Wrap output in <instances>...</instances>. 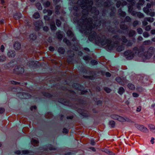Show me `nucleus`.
Returning a JSON list of instances; mask_svg holds the SVG:
<instances>
[{"instance_id": "e2e57ef3", "label": "nucleus", "mask_w": 155, "mask_h": 155, "mask_svg": "<svg viewBox=\"0 0 155 155\" xmlns=\"http://www.w3.org/2000/svg\"><path fill=\"white\" fill-rule=\"evenodd\" d=\"M141 106H139L137 107L136 111L137 112H140L141 111Z\"/></svg>"}, {"instance_id": "e433bc0d", "label": "nucleus", "mask_w": 155, "mask_h": 155, "mask_svg": "<svg viewBox=\"0 0 155 155\" xmlns=\"http://www.w3.org/2000/svg\"><path fill=\"white\" fill-rule=\"evenodd\" d=\"M61 6L60 5H57L55 7V12L57 14L59 13V9H60Z\"/></svg>"}, {"instance_id": "de8ad7c7", "label": "nucleus", "mask_w": 155, "mask_h": 155, "mask_svg": "<svg viewBox=\"0 0 155 155\" xmlns=\"http://www.w3.org/2000/svg\"><path fill=\"white\" fill-rule=\"evenodd\" d=\"M151 6V4L149 3H148L147 5V6L146 7H144L143 8H147V9H148L150 8Z\"/></svg>"}, {"instance_id": "b1692460", "label": "nucleus", "mask_w": 155, "mask_h": 155, "mask_svg": "<svg viewBox=\"0 0 155 155\" xmlns=\"http://www.w3.org/2000/svg\"><path fill=\"white\" fill-rule=\"evenodd\" d=\"M124 92V89L122 87H120L118 91V92L120 95H122Z\"/></svg>"}, {"instance_id": "393cba45", "label": "nucleus", "mask_w": 155, "mask_h": 155, "mask_svg": "<svg viewBox=\"0 0 155 155\" xmlns=\"http://www.w3.org/2000/svg\"><path fill=\"white\" fill-rule=\"evenodd\" d=\"M12 63V62H11L5 64L4 66V68H10L13 65Z\"/></svg>"}, {"instance_id": "4468645a", "label": "nucleus", "mask_w": 155, "mask_h": 155, "mask_svg": "<svg viewBox=\"0 0 155 155\" xmlns=\"http://www.w3.org/2000/svg\"><path fill=\"white\" fill-rule=\"evenodd\" d=\"M14 47L15 49L18 50L21 47L20 44L18 42H15L14 45Z\"/></svg>"}, {"instance_id": "ddd939ff", "label": "nucleus", "mask_w": 155, "mask_h": 155, "mask_svg": "<svg viewBox=\"0 0 155 155\" xmlns=\"http://www.w3.org/2000/svg\"><path fill=\"white\" fill-rule=\"evenodd\" d=\"M15 55V52L14 51H9L7 53V55L9 58H13Z\"/></svg>"}, {"instance_id": "5fc2aeb1", "label": "nucleus", "mask_w": 155, "mask_h": 155, "mask_svg": "<svg viewBox=\"0 0 155 155\" xmlns=\"http://www.w3.org/2000/svg\"><path fill=\"white\" fill-rule=\"evenodd\" d=\"M90 58L88 56H86L83 57V59L86 61L90 59Z\"/></svg>"}, {"instance_id": "09e8293b", "label": "nucleus", "mask_w": 155, "mask_h": 155, "mask_svg": "<svg viewBox=\"0 0 155 155\" xmlns=\"http://www.w3.org/2000/svg\"><path fill=\"white\" fill-rule=\"evenodd\" d=\"M139 24V21H137V20H136V21H134L133 23V26L135 27H136V26H137Z\"/></svg>"}, {"instance_id": "4d7b16f0", "label": "nucleus", "mask_w": 155, "mask_h": 155, "mask_svg": "<svg viewBox=\"0 0 155 155\" xmlns=\"http://www.w3.org/2000/svg\"><path fill=\"white\" fill-rule=\"evenodd\" d=\"M5 49V48L3 45H2L1 46V47L0 48V50L2 52H4V50Z\"/></svg>"}, {"instance_id": "423d86ee", "label": "nucleus", "mask_w": 155, "mask_h": 155, "mask_svg": "<svg viewBox=\"0 0 155 155\" xmlns=\"http://www.w3.org/2000/svg\"><path fill=\"white\" fill-rule=\"evenodd\" d=\"M35 29L37 31H38L43 25V23L42 21L40 20L34 23Z\"/></svg>"}, {"instance_id": "0e129e2a", "label": "nucleus", "mask_w": 155, "mask_h": 155, "mask_svg": "<svg viewBox=\"0 0 155 155\" xmlns=\"http://www.w3.org/2000/svg\"><path fill=\"white\" fill-rule=\"evenodd\" d=\"M44 18L45 20L48 21L49 20L50 18L47 15H45L44 16Z\"/></svg>"}, {"instance_id": "a19ab883", "label": "nucleus", "mask_w": 155, "mask_h": 155, "mask_svg": "<svg viewBox=\"0 0 155 155\" xmlns=\"http://www.w3.org/2000/svg\"><path fill=\"white\" fill-rule=\"evenodd\" d=\"M120 28L122 30H125L128 28V27L127 25L122 24L120 25Z\"/></svg>"}, {"instance_id": "1a4fd4ad", "label": "nucleus", "mask_w": 155, "mask_h": 155, "mask_svg": "<svg viewBox=\"0 0 155 155\" xmlns=\"http://www.w3.org/2000/svg\"><path fill=\"white\" fill-rule=\"evenodd\" d=\"M15 72L18 74H21L24 72V68L20 66H17L15 67L14 69Z\"/></svg>"}, {"instance_id": "2f4dec72", "label": "nucleus", "mask_w": 155, "mask_h": 155, "mask_svg": "<svg viewBox=\"0 0 155 155\" xmlns=\"http://www.w3.org/2000/svg\"><path fill=\"white\" fill-rule=\"evenodd\" d=\"M115 123V122L113 120H110L109 122V124L112 128L114 127Z\"/></svg>"}, {"instance_id": "c85d7f7f", "label": "nucleus", "mask_w": 155, "mask_h": 155, "mask_svg": "<svg viewBox=\"0 0 155 155\" xmlns=\"http://www.w3.org/2000/svg\"><path fill=\"white\" fill-rule=\"evenodd\" d=\"M29 38L30 40H35L36 38V36L35 35L33 34H31L29 36Z\"/></svg>"}, {"instance_id": "473e14b6", "label": "nucleus", "mask_w": 155, "mask_h": 155, "mask_svg": "<svg viewBox=\"0 0 155 155\" xmlns=\"http://www.w3.org/2000/svg\"><path fill=\"white\" fill-rule=\"evenodd\" d=\"M142 25L143 26L147 25L148 24L146 18H144L142 22Z\"/></svg>"}, {"instance_id": "c756f323", "label": "nucleus", "mask_w": 155, "mask_h": 155, "mask_svg": "<svg viewBox=\"0 0 155 155\" xmlns=\"http://www.w3.org/2000/svg\"><path fill=\"white\" fill-rule=\"evenodd\" d=\"M124 47L123 45L119 46L117 48V50L119 52H120L124 49Z\"/></svg>"}, {"instance_id": "6e6552de", "label": "nucleus", "mask_w": 155, "mask_h": 155, "mask_svg": "<svg viewBox=\"0 0 155 155\" xmlns=\"http://www.w3.org/2000/svg\"><path fill=\"white\" fill-rule=\"evenodd\" d=\"M143 10L147 15L151 17H153L155 15V12H153L151 9L147 10L146 8H143Z\"/></svg>"}, {"instance_id": "a878e982", "label": "nucleus", "mask_w": 155, "mask_h": 155, "mask_svg": "<svg viewBox=\"0 0 155 155\" xmlns=\"http://www.w3.org/2000/svg\"><path fill=\"white\" fill-rule=\"evenodd\" d=\"M136 34L135 31L131 30H130L129 33V35L130 37H132Z\"/></svg>"}, {"instance_id": "ea45409f", "label": "nucleus", "mask_w": 155, "mask_h": 155, "mask_svg": "<svg viewBox=\"0 0 155 155\" xmlns=\"http://www.w3.org/2000/svg\"><path fill=\"white\" fill-rule=\"evenodd\" d=\"M144 28L146 31H148L151 29V26L150 25H149L146 26Z\"/></svg>"}, {"instance_id": "7c9ffc66", "label": "nucleus", "mask_w": 155, "mask_h": 155, "mask_svg": "<svg viewBox=\"0 0 155 155\" xmlns=\"http://www.w3.org/2000/svg\"><path fill=\"white\" fill-rule=\"evenodd\" d=\"M128 87L129 89L131 90H134L135 89L134 85L131 83L128 84Z\"/></svg>"}, {"instance_id": "cd10ccee", "label": "nucleus", "mask_w": 155, "mask_h": 155, "mask_svg": "<svg viewBox=\"0 0 155 155\" xmlns=\"http://www.w3.org/2000/svg\"><path fill=\"white\" fill-rule=\"evenodd\" d=\"M42 2L43 5L45 7H48L50 5V3L48 1L44 2H43V0H42Z\"/></svg>"}, {"instance_id": "6ab92c4d", "label": "nucleus", "mask_w": 155, "mask_h": 155, "mask_svg": "<svg viewBox=\"0 0 155 155\" xmlns=\"http://www.w3.org/2000/svg\"><path fill=\"white\" fill-rule=\"evenodd\" d=\"M116 81L119 83L120 84L122 85H123L124 84V81H123L121 78H120L119 77H117L116 78Z\"/></svg>"}, {"instance_id": "69168bd1", "label": "nucleus", "mask_w": 155, "mask_h": 155, "mask_svg": "<svg viewBox=\"0 0 155 155\" xmlns=\"http://www.w3.org/2000/svg\"><path fill=\"white\" fill-rule=\"evenodd\" d=\"M5 111V109L4 108H0V113L2 114Z\"/></svg>"}, {"instance_id": "c03bdc74", "label": "nucleus", "mask_w": 155, "mask_h": 155, "mask_svg": "<svg viewBox=\"0 0 155 155\" xmlns=\"http://www.w3.org/2000/svg\"><path fill=\"white\" fill-rule=\"evenodd\" d=\"M36 6L38 10H41L42 9V7L40 3H37L36 4Z\"/></svg>"}, {"instance_id": "f704fd0d", "label": "nucleus", "mask_w": 155, "mask_h": 155, "mask_svg": "<svg viewBox=\"0 0 155 155\" xmlns=\"http://www.w3.org/2000/svg\"><path fill=\"white\" fill-rule=\"evenodd\" d=\"M137 16L140 18H143L144 17L143 14L140 12H137Z\"/></svg>"}, {"instance_id": "9b49d317", "label": "nucleus", "mask_w": 155, "mask_h": 155, "mask_svg": "<svg viewBox=\"0 0 155 155\" xmlns=\"http://www.w3.org/2000/svg\"><path fill=\"white\" fill-rule=\"evenodd\" d=\"M67 34L68 36L70 37V38H72V40L73 41H74L76 40V39L74 36V35L71 30H68L67 32Z\"/></svg>"}, {"instance_id": "774afa93", "label": "nucleus", "mask_w": 155, "mask_h": 155, "mask_svg": "<svg viewBox=\"0 0 155 155\" xmlns=\"http://www.w3.org/2000/svg\"><path fill=\"white\" fill-rule=\"evenodd\" d=\"M150 33L151 34L155 35V29H153L151 30Z\"/></svg>"}, {"instance_id": "bf43d9fd", "label": "nucleus", "mask_w": 155, "mask_h": 155, "mask_svg": "<svg viewBox=\"0 0 155 155\" xmlns=\"http://www.w3.org/2000/svg\"><path fill=\"white\" fill-rule=\"evenodd\" d=\"M132 95L133 96L135 97H138L139 96V95L135 93H133L132 94Z\"/></svg>"}, {"instance_id": "2eb2a0df", "label": "nucleus", "mask_w": 155, "mask_h": 155, "mask_svg": "<svg viewBox=\"0 0 155 155\" xmlns=\"http://www.w3.org/2000/svg\"><path fill=\"white\" fill-rule=\"evenodd\" d=\"M73 87L78 90H81L83 87L79 84L77 83H74L73 85Z\"/></svg>"}, {"instance_id": "603ef678", "label": "nucleus", "mask_w": 155, "mask_h": 155, "mask_svg": "<svg viewBox=\"0 0 155 155\" xmlns=\"http://www.w3.org/2000/svg\"><path fill=\"white\" fill-rule=\"evenodd\" d=\"M104 90L107 92L108 93H110L111 91V90L108 87H105L104 88Z\"/></svg>"}, {"instance_id": "a18cd8bd", "label": "nucleus", "mask_w": 155, "mask_h": 155, "mask_svg": "<svg viewBox=\"0 0 155 155\" xmlns=\"http://www.w3.org/2000/svg\"><path fill=\"white\" fill-rule=\"evenodd\" d=\"M131 18L128 16H127L125 18V21L126 22L131 21Z\"/></svg>"}, {"instance_id": "f03ea898", "label": "nucleus", "mask_w": 155, "mask_h": 155, "mask_svg": "<svg viewBox=\"0 0 155 155\" xmlns=\"http://www.w3.org/2000/svg\"><path fill=\"white\" fill-rule=\"evenodd\" d=\"M144 47L143 46L140 47L139 48L135 47L132 50H128L125 52L124 55L127 59L130 60L133 58L135 54H137L139 56H141V52L144 51Z\"/></svg>"}, {"instance_id": "aec40b11", "label": "nucleus", "mask_w": 155, "mask_h": 155, "mask_svg": "<svg viewBox=\"0 0 155 155\" xmlns=\"http://www.w3.org/2000/svg\"><path fill=\"white\" fill-rule=\"evenodd\" d=\"M148 127L150 130L153 133H155V126L152 124L148 125Z\"/></svg>"}, {"instance_id": "72a5a7b5", "label": "nucleus", "mask_w": 155, "mask_h": 155, "mask_svg": "<svg viewBox=\"0 0 155 155\" xmlns=\"http://www.w3.org/2000/svg\"><path fill=\"white\" fill-rule=\"evenodd\" d=\"M58 52L61 54H63L64 52V49L62 48H59L58 50Z\"/></svg>"}, {"instance_id": "4c0bfd02", "label": "nucleus", "mask_w": 155, "mask_h": 155, "mask_svg": "<svg viewBox=\"0 0 155 155\" xmlns=\"http://www.w3.org/2000/svg\"><path fill=\"white\" fill-rule=\"evenodd\" d=\"M148 21L150 22H152L154 21V18L151 17H146Z\"/></svg>"}, {"instance_id": "f257e3e1", "label": "nucleus", "mask_w": 155, "mask_h": 155, "mask_svg": "<svg viewBox=\"0 0 155 155\" xmlns=\"http://www.w3.org/2000/svg\"><path fill=\"white\" fill-rule=\"evenodd\" d=\"M92 4V0H84L83 3L80 5V7L83 9L82 18L78 21L76 18H74V21L78 22L80 31L86 35H89L88 38L89 41L94 40L96 44L100 42L102 45H106L109 50L119 45L120 41L124 43L127 42V40L124 36H122L120 38L118 36H114L112 42L111 40L106 39L104 36H102L101 38L100 37L96 35V33L94 31V29L96 26L101 25V21L98 19V11L95 7L91 8Z\"/></svg>"}, {"instance_id": "f3484780", "label": "nucleus", "mask_w": 155, "mask_h": 155, "mask_svg": "<svg viewBox=\"0 0 155 155\" xmlns=\"http://www.w3.org/2000/svg\"><path fill=\"white\" fill-rule=\"evenodd\" d=\"M127 4V2L126 1L123 2L122 3H121L120 1H118L116 4V6L118 8L121 5H126Z\"/></svg>"}, {"instance_id": "8fccbe9b", "label": "nucleus", "mask_w": 155, "mask_h": 155, "mask_svg": "<svg viewBox=\"0 0 155 155\" xmlns=\"http://www.w3.org/2000/svg\"><path fill=\"white\" fill-rule=\"evenodd\" d=\"M56 24L58 27H59L61 25V22L59 20L57 19L56 21Z\"/></svg>"}, {"instance_id": "6e6d98bb", "label": "nucleus", "mask_w": 155, "mask_h": 155, "mask_svg": "<svg viewBox=\"0 0 155 155\" xmlns=\"http://www.w3.org/2000/svg\"><path fill=\"white\" fill-rule=\"evenodd\" d=\"M49 149L50 150H55V148L53 146L50 145L49 147Z\"/></svg>"}, {"instance_id": "13d9d810", "label": "nucleus", "mask_w": 155, "mask_h": 155, "mask_svg": "<svg viewBox=\"0 0 155 155\" xmlns=\"http://www.w3.org/2000/svg\"><path fill=\"white\" fill-rule=\"evenodd\" d=\"M43 30L45 31H47L48 30V28L47 26H44L43 27Z\"/></svg>"}, {"instance_id": "4be33fe9", "label": "nucleus", "mask_w": 155, "mask_h": 155, "mask_svg": "<svg viewBox=\"0 0 155 155\" xmlns=\"http://www.w3.org/2000/svg\"><path fill=\"white\" fill-rule=\"evenodd\" d=\"M21 17V14L20 13H16L14 15V18L16 19H18Z\"/></svg>"}, {"instance_id": "864d4df0", "label": "nucleus", "mask_w": 155, "mask_h": 155, "mask_svg": "<svg viewBox=\"0 0 155 155\" xmlns=\"http://www.w3.org/2000/svg\"><path fill=\"white\" fill-rule=\"evenodd\" d=\"M91 63L92 65H95L97 64V62L95 60H92L91 61Z\"/></svg>"}, {"instance_id": "bb28decb", "label": "nucleus", "mask_w": 155, "mask_h": 155, "mask_svg": "<svg viewBox=\"0 0 155 155\" xmlns=\"http://www.w3.org/2000/svg\"><path fill=\"white\" fill-rule=\"evenodd\" d=\"M56 35L58 38L59 39H61L63 37V35L61 34V32L60 31L57 32L56 33Z\"/></svg>"}, {"instance_id": "412c9836", "label": "nucleus", "mask_w": 155, "mask_h": 155, "mask_svg": "<svg viewBox=\"0 0 155 155\" xmlns=\"http://www.w3.org/2000/svg\"><path fill=\"white\" fill-rule=\"evenodd\" d=\"M6 56L4 55H0V62H3L5 61L6 60Z\"/></svg>"}, {"instance_id": "0eeeda50", "label": "nucleus", "mask_w": 155, "mask_h": 155, "mask_svg": "<svg viewBox=\"0 0 155 155\" xmlns=\"http://www.w3.org/2000/svg\"><path fill=\"white\" fill-rule=\"evenodd\" d=\"M136 127L141 131L144 133H148V129L142 125L136 124L135 125Z\"/></svg>"}, {"instance_id": "f8f14e48", "label": "nucleus", "mask_w": 155, "mask_h": 155, "mask_svg": "<svg viewBox=\"0 0 155 155\" xmlns=\"http://www.w3.org/2000/svg\"><path fill=\"white\" fill-rule=\"evenodd\" d=\"M38 63L37 61H31L28 62V65L30 67H35L37 65Z\"/></svg>"}, {"instance_id": "49530a36", "label": "nucleus", "mask_w": 155, "mask_h": 155, "mask_svg": "<svg viewBox=\"0 0 155 155\" xmlns=\"http://www.w3.org/2000/svg\"><path fill=\"white\" fill-rule=\"evenodd\" d=\"M31 142L33 143V144L34 145V146H35V144H37L38 143V141L35 139H32L31 140Z\"/></svg>"}, {"instance_id": "680f3d73", "label": "nucleus", "mask_w": 155, "mask_h": 155, "mask_svg": "<svg viewBox=\"0 0 155 155\" xmlns=\"http://www.w3.org/2000/svg\"><path fill=\"white\" fill-rule=\"evenodd\" d=\"M133 44V43L131 41H129L127 44V45L128 46H131Z\"/></svg>"}, {"instance_id": "37998d69", "label": "nucleus", "mask_w": 155, "mask_h": 155, "mask_svg": "<svg viewBox=\"0 0 155 155\" xmlns=\"http://www.w3.org/2000/svg\"><path fill=\"white\" fill-rule=\"evenodd\" d=\"M137 33L139 34H141L143 33V31L141 28H138L137 30Z\"/></svg>"}, {"instance_id": "052dcab7", "label": "nucleus", "mask_w": 155, "mask_h": 155, "mask_svg": "<svg viewBox=\"0 0 155 155\" xmlns=\"http://www.w3.org/2000/svg\"><path fill=\"white\" fill-rule=\"evenodd\" d=\"M68 129H67L65 128H64L63 129V133L67 134L68 133Z\"/></svg>"}, {"instance_id": "a211bd4d", "label": "nucleus", "mask_w": 155, "mask_h": 155, "mask_svg": "<svg viewBox=\"0 0 155 155\" xmlns=\"http://www.w3.org/2000/svg\"><path fill=\"white\" fill-rule=\"evenodd\" d=\"M51 28L52 30H56V27L54 21H51L50 23Z\"/></svg>"}, {"instance_id": "338daca9", "label": "nucleus", "mask_w": 155, "mask_h": 155, "mask_svg": "<svg viewBox=\"0 0 155 155\" xmlns=\"http://www.w3.org/2000/svg\"><path fill=\"white\" fill-rule=\"evenodd\" d=\"M49 50L51 51H53L54 50V48L53 47L50 46L49 48Z\"/></svg>"}, {"instance_id": "39448f33", "label": "nucleus", "mask_w": 155, "mask_h": 155, "mask_svg": "<svg viewBox=\"0 0 155 155\" xmlns=\"http://www.w3.org/2000/svg\"><path fill=\"white\" fill-rule=\"evenodd\" d=\"M110 117L113 119L118 120L121 122H124L126 121H128L124 118L117 114H112L110 115Z\"/></svg>"}, {"instance_id": "dca6fc26", "label": "nucleus", "mask_w": 155, "mask_h": 155, "mask_svg": "<svg viewBox=\"0 0 155 155\" xmlns=\"http://www.w3.org/2000/svg\"><path fill=\"white\" fill-rule=\"evenodd\" d=\"M139 1L137 4V8L139 9H140V5H143L144 2V0H139Z\"/></svg>"}, {"instance_id": "3c124183", "label": "nucleus", "mask_w": 155, "mask_h": 155, "mask_svg": "<svg viewBox=\"0 0 155 155\" xmlns=\"http://www.w3.org/2000/svg\"><path fill=\"white\" fill-rule=\"evenodd\" d=\"M151 42L150 40L145 41L143 42V44L144 45H148L150 44Z\"/></svg>"}, {"instance_id": "9d476101", "label": "nucleus", "mask_w": 155, "mask_h": 155, "mask_svg": "<svg viewBox=\"0 0 155 155\" xmlns=\"http://www.w3.org/2000/svg\"><path fill=\"white\" fill-rule=\"evenodd\" d=\"M17 96L21 98L28 99L30 98L31 96L29 94L26 93H19L17 94Z\"/></svg>"}, {"instance_id": "79ce46f5", "label": "nucleus", "mask_w": 155, "mask_h": 155, "mask_svg": "<svg viewBox=\"0 0 155 155\" xmlns=\"http://www.w3.org/2000/svg\"><path fill=\"white\" fill-rule=\"evenodd\" d=\"M143 36L145 38H148L149 36V33L147 32H144L143 33Z\"/></svg>"}, {"instance_id": "5701e85b", "label": "nucleus", "mask_w": 155, "mask_h": 155, "mask_svg": "<svg viewBox=\"0 0 155 155\" xmlns=\"http://www.w3.org/2000/svg\"><path fill=\"white\" fill-rule=\"evenodd\" d=\"M118 13L119 15L122 17L125 16L126 15L125 12L122 11L121 9H119L118 10Z\"/></svg>"}, {"instance_id": "58836bf2", "label": "nucleus", "mask_w": 155, "mask_h": 155, "mask_svg": "<svg viewBox=\"0 0 155 155\" xmlns=\"http://www.w3.org/2000/svg\"><path fill=\"white\" fill-rule=\"evenodd\" d=\"M63 41L65 43L68 45L69 46L71 45V43L70 41L67 40L66 38H64L63 39Z\"/></svg>"}, {"instance_id": "c9c22d12", "label": "nucleus", "mask_w": 155, "mask_h": 155, "mask_svg": "<svg viewBox=\"0 0 155 155\" xmlns=\"http://www.w3.org/2000/svg\"><path fill=\"white\" fill-rule=\"evenodd\" d=\"M40 15L39 13L38 12H35L34 13L33 15V17L35 19H37L39 18Z\"/></svg>"}, {"instance_id": "20e7f679", "label": "nucleus", "mask_w": 155, "mask_h": 155, "mask_svg": "<svg viewBox=\"0 0 155 155\" xmlns=\"http://www.w3.org/2000/svg\"><path fill=\"white\" fill-rule=\"evenodd\" d=\"M130 3V5L128 6V11L129 13H131L132 15L136 16L138 12L133 11L132 6L135 4V2L134 0H126Z\"/></svg>"}, {"instance_id": "7ed1b4c3", "label": "nucleus", "mask_w": 155, "mask_h": 155, "mask_svg": "<svg viewBox=\"0 0 155 155\" xmlns=\"http://www.w3.org/2000/svg\"><path fill=\"white\" fill-rule=\"evenodd\" d=\"M155 51V49L153 47H150L148 49L147 52H144L143 51L141 52V55L140 56L144 59H149L152 56Z\"/></svg>"}]
</instances>
